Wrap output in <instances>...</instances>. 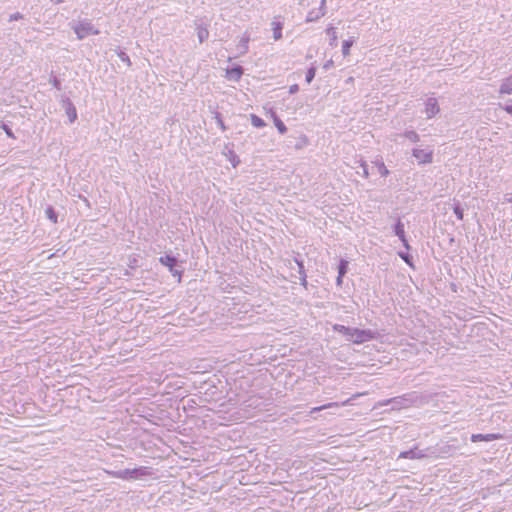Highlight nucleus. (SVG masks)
Instances as JSON below:
<instances>
[{
  "label": "nucleus",
  "instance_id": "obj_1",
  "mask_svg": "<svg viewBox=\"0 0 512 512\" xmlns=\"http://www.w3.org/2000/svg\"><path fill=\"white\" fill-rule=\"evenodd\" d=\"M419 400V395L417 392H411L404 394L402 396L393 397L391 399L386 400L383 404H391L393 409H403L410 407L411 405L417 403Z\"/></svg>",
  "mask_w": 512,
  "mask_h": 512
},
{
  "label": "nucleus",
  "instance_id": "obj_2",
  "mask_svg": "<svg viewBox=\"0 0 512 512\" xmlns=\"http://www.w3.org/2000/svg\"><path fill=\"white\" fill-rule=\"evenodd\" d=\"M78 40H83L90 35H98L100 31L88 19L81 20L71 25Z\"/></svg>",
  "mask_w": 512,
  "mask_h": 512
},
{
  "label": "nucleus",
  "instance_id": "obj_3",
  "mask_svg": "<svg viewBox=\"0 0 512 512\" xmlns=\"http://www.w3.org/2000/svg\"><path fill=\"white\" fill-rule=\"evenodd\" d=\"M376 332L370 329H359L352 328L351 334L348 340H351L355 344H362L364 342L373 340L376 338Z\"/></svg>",
  "mask_w": 512,
  "mask_h": 512
},
{
  "label": "nucleus",
  "instance_id": "obj_4",
  "mask_svg": "<svg viewBox=\"0 0 512 512\" xmlns=\"http://www.w3.org/2000/svg\"><path fill=\"white\" fill-rule=\"evenodd\" d=\"M412 155L417 160L419 165L430 164L433 162L434 151L432 148H414Z\"/></svg>",
  "mask_w": 512,
  "mask_h": 512
},
{
  "label": "nucleus",
  "instance_id": "obj_5",
  "mask_svg": "<svg viewBox=\"0 0 512 512\" xmlns=\"http://www.w3.org/2000/svg\"><path fill=\"white\" fill-rule=\"evenodd\" d=\"M159 262L167 267L173 276H177L178 281L181 280L182 271L176 268L178 266V259L175 256L165 254L159 258Z\"/></svg>",
  "mask_w": 512,
  "mask_h": 512
},
{
  "label": "nucleus",
  "instance_id": "obj_6",
  "mask_svg": "<svg viewBox=\"0 0 512 512\" xmlns=\"http://www.w3.org/2000/svg\"><path fill=\"white\" fill-rule=\"evenodd\" d=\"M427 451H428V449L421 450L418 448V446H414L413 448H411L409 450L402 451L399 454L398 459H401V458H403V459H423L428 456Z\"/></svg>",
  "mask_w": 512,
  "mask_h": 512
},
{
  "label": "nucleus",
  "instance_id": "obj_7",
  "mask_svg": "<svg viewBox=\"0 0 512 512\" xmlns=\"http://www.w3.org/2000/svg\"><path fill=\"white\" fill-rule=\"evenodd\" d=\"M62 106L65 109L66 115L69 119V123H73L77 119V110L73 102L69 98L62 100Z\"/></svg>",
  "mask_w": 512,
  "mask_h": 512
},
{
  "label": "nucleus",
  "instance_id": "obj_8",
  "mask_svg": "<svg viewBox=\"0 0 512 512\" xmlns=\"http://www.w3.org/2000/svg\"><path fill=\"white\" fill-rule=\"evenodd\" d=\"M440 111L438 101L434 97H429L425 102V113L427 118L434 117Z\"/></svg>",
  "mask_w": 512,
  "mask_h": 512
},
{
  "label": "nucleus",
  "instance_id": "obj_9",
  "mask_svg": "<svg viewBox=\"0 0 512 512\" xmlns=\"http://www.w3.org/2000/svg\"><path fill=\"white\" fill-rule=\"evenodd\" d=\"M398 137H404L412 143H417L420 140L419 134L414 130H406L402 134H394L391 136V140L397 141Z\"/></svg>",
  "mask_w": 512,
  "mask_h": 512
},
{
  "label": "nucleus",
  "instance_id": "obj_10",
  "mask_svg": "<svg viewBox=\"0 0 512 512\" xmlns=\"http://www.w3.org/2000/svg\"><path fill=\"white\" fill-rule=\"evenodd\" d=\"M244 73V69L240 65H235L229 69H227L226 74L227 78L232 81H239Z\"/></svg>",
  "mask_w": 512,
  "mask_h": 512
},
{
  "label": "nucleus",
  "instance_id": "obj_11",
  "mask_svg": "<svg viewBox=\"0 0 512 512\" xmlns=\"http://www.w3.org/2000/svg\"><path fill=\"white\" fill-rule=\"evenodd\" d=\"M280 16L274 17L271 26L273 30V38L274 40H280L282 38V29H283V22L280 21Z\"/></svg>",
  "mask_w": 512,
  "mask_h": 512
},
{
  "label": "nucleus",
  "instance_id": "obj_12",
  "mask_svg": "<svg viewBox=\"0 0 512 512\" xmlns=\"http://www.w3.org/2000/svg\"><path fill=\"white\" fill-rule=\"evenodd\" d=\"M138 470L137 469H124L116 472H112L111 474L120 479H133L137 477Z\"/></svg>",
  "mask_w": 512,
  "mask_h": 512
},
{
  "label": "nucleus",
  "instance_id": "obj_13",
  "mask_svg": "<svg viewBox=\"0 0 512 512\" xmlns=\"http://www.w3.org/2000/svg\"><path fill=\"white\" fill-rule=\"evenodd\" d=\"M393 232L394 234L400 239L405 236V229H404V223L401 221L400 218L397 219L396 223L393 225Z\"/></svg>",
  "mask_w": 512,
  "mask_h": 512
},
{
  "label": "nucleus",
  "instance_id": "obj_14",
  "mask_svg": "<svg viewBox=\"0 0 512 512\" xmlns=\"http://www.w3.org/2000/svg\"><path fill=\"white\" fill-rule=\"evenodd\" d=\"M326 11H318V10H311L308 12L306 16V22H314L320 19L322 16H324Z\"/></svg>",
  "mask_w": 512,
  "mask_h": 512
},
{
  "label": "nucleus",
  "instance_id": "obj_15",
  "mask_svg": "<svg viewBox=\"0 0 512 512\" xmlns=\"http://www.w3.org/2000/svg\"><path fill=\"white\" fill-rule=\"evenodd\" d=\"M333 330L335 332L343 334L344 336H346L349 339V336H350L351 331H352V327L344 326V325H341V324H335L333 326Z\"/></svg>",
  "mask_w": 512,
  "mask_h": 512
},
{
  "label": "nucleus",
  "instance_id": "obj_16",
  "mask_svg": "<svg viewBox=\"0 0 512 512\" xmlns=\"http://www.w3.org/2000/svg\"><path fill=\"white\" fill-rule=\"evenodd\" d=\"M45 215L46 217L52 222V223H57L58 221V214L57 212L55 211V209L49 205L46 207L45 209Z\"/></svg>",
  "mask_w": 512,
  "mask_h": 512
},
{
  "label": "nucleus",
  "instance_id": "obj_17",
  "mask_svg": "<svg viewBox=\"0 0 512 512\" xmlns=\"http://www.w3.org/2000/svg\"><path fill=\"white\" fill-rule=\"evenodd\" d=\"M349 262L345 259H340L339 264L337 266L338 275L340 277H344L348 272Z\"/></svg>",
  "mask_w": 512,
  "mask_h": 512
},
{
  "label": "nucleus",
  "instance_id": "obj_18",
  "mask_svg": "<svg viewBox=\"0 0 512 512\" xmlns=\"http://www.w3.org/2000/svg\"><path fill=\"white\" fill-rule=\"evenodd\" d=\"M273 120L278 132L282 135L285 134L287 132V127L283 121L276 114H273Z\"/></svg>",
  "mask_w": 512,
  "mask_h": 512
},
{
  "label": "nucleus",
  "instance_id": "obj_19",
  "mask_svg": "<svg viewBox=\"0 0 512 512\" xmlns=\"http://www.w3.org/2000/svg\"><path fill=\"white\" fill-rule=\"evenodd\" d=\"M197 37L200 43H203L209 37V31L206 27L198 26L197 27Z\"/></svg>",
  "mask_w": 512,
  "mask_h": 512
},
{
  "label": "nucleus",
  "instance_id": "obj_20",
  "mask_svg": "<svg viewBox=\"0 0 512 512\" xmlns=\"http://www.w3.org/2000/svg\"><path fill=\"white\" fill-rule=\"evenodd\" d=\"M250 119L251 124L256 128H263L266 125L265 121L255 114H251Z\"/></svg>",
  "mask_w": 512,
  "mask_h": 512
},
{
  "label": "nucleus",
  "instance_id": "obj_21",
  "mask_svg": "<svg viewBox=\"0 0 512 512\" xmlns=\"http://www.w3.org/2000/svg\"><path fill=\"white\" fill-rule=\"evenodd\" d=\"M316 71H317L316 66L314 64H312L311 67L306 72L305 81L307 84H310L313 81V79L315 78V75H316Z\"/></svg>",
  "mask_w": 512,
  "mask_h": 512
},
{
  "label": "nucleus",
  "instance_id": "obj_22",
  "mask_svg": "<svg viewBox=\"0 0 512 512\" xmlns=\"http://www.w3.org/2000/svg\"><path fill=\"white\" fill-rule=\"evenodd\" d=\"M353 43H354V40L352 38L343 41V43H342V54L344 56L349 55L350 48L352 47Z\"/></svg>",
  "mask_w": 512,
  "mask_h": 512
},
{
  "label": "nucleus",
  "instance_id": "obj_23",
  "mask_svg": "<svg viewBox=\"0 0 512 512\" xmlns=\"http://www.w3.org/2000/svg\"><path fill=\"white\" fill-rule=\"evenodd\" d=\"M375 165H376V167H377V169H378V172L380 173V175H381L382 177H387V176L389 175V173H390V172H389V170L386 168V166H385V164H384V162H383V161H381V160H380V161H376V162H375Z\"/></svg>",
  "mask_w": 512,
  "mask_h": 512
},
{
  "label": "nucleus",
  "instance_id": "obj_24",
  "mask_svg": "<svg viewBox=\"0 0 512 512\" xmlns=\"http://www.w3.org/2000/svg\"><path fill=\"white\" fill-rule=\"evenodd\" d=\"M398 256L407 264L409 265L410 267H413V262H412V256L407 253V252H403V251H399L398 252Z\"/></svg>",
  "mask_w": 512,
  "mask_h": 512
},
{
  "label": "nucleus",
  "instance_id": "obj_25",
  "mask_svg": "<svg viewBox=\"0 0 512 512\" xmlns=\"http://www.w3.org/2000/svg\"><path fill=\"white\" fill-rule=\"evenodd\" d=\"M248 42H249V39L248 38H241L239 44H238V49L240 50V52L243 54V53H246L248 51Z\"/></svg>",
  "mask_w": 512,
  "mask_h": 512
},
{
  "label": "nucleus",
  "instance_id": "obj_26",
  "mask_svg": "<svg viewBox=\"0 0 512 512\" xmlns=\"http://www.w3.org/2000/svg\"><path fill=\"white\" fill-rule=\"evenodd\" d=\"M293 262L296 264V266L298 268L299 276H301L302 274H306L303 260H300L298 258H294Z\"/></svg>",
  "mask_w": 512,
  "mask_h": 512
},
{
  "label": "nucleus",
  "instance_id": "obj_27",
  "mask_svg": "<svg viewBox=\"0 0 512 512\" xmlns=\"http://www.w3.org/2000/svg\"><path fill=\"white\" fill-rule=\"evenodd\" d=\"M1 128L4 130V132L9 138L15 139V135L12 129L6 123H2Z\"/></svg>",
  "mask_w": 512,
  "mask_h": 512
},
{
  "label": "nucleus",
  "instance_id": "obj_28",
  "mask_svg": "<svg viewBox=\"0 0 512 512\" xmlns=\"http://www.w3.org/2000/svg\"><path fill=\"white\" fill-rule=\"evenodd\" d=\"M333 406H338V404L334 403V402H331V403H328L326 405H322L320 407H314V408H312L311 413L319 412V411H321L323 409L330 408V407H333Z\"/></svg>",
  "mask_w": 512,
  "mask_h": 512
},
{
  "label": "nucleus",
  "instance_id": "obj_29",
  "mask_svg": "<svg viewBox=\"0 0 512 512\" xmlns=\"http://www.w3.org/2000/svg\"><path fill=\"white\" fill-rule=\"evenodd\" d=\"M50 83L53 85V87H55L57 90H61L62 89V83H61V80L57 77H53L51 80H50Z\"/></svg>",
  "mask_w": 512,
  "mask_h": 512
},
{
  "label": "nucleus",
  "instance_id": "obj_30",
  "mask_svg": "<svg viewBox=\"0 0 512 512\" xmlns=\"http://www.w3.org/2000/svg\"><path fill=\"white\" fill-rule=\"evenodd\" d=\"M454 213L459 220L463 219V208L459 204L454 206Z\"/></svg>",
  "mask_w": 512,
  "mask_h": 512
},
{
  "label": "nucleus",
  "instance_id": "obj_31",
  "mask_svg": "<svg viewBox=\"0 0 512 512\" xmlns=\"http://www.w3.org/2000/svg\"><path fill=\"white\" fill-rule=\"evenodd\" d=\"M119 58L121 59L122 62H125L128 66L131 65L130 58L125 52H120Z\"/></svg>",
  "mask_w": 512,
  "mask_h": 512
},
{
  "label": "nucleus",
  "instance_id": "obj_32",
  "mask_svg": "<svg viewBox=\"0 0 512 512\" xmlns=\"http://www.w3.org/2000/svg\"><path fill=\"white\" fill-rule=\"evenodd\" d=\"M20 19H23V14H21L20 12H16L10 15L9 22L18 21Z\"/></svg>",
  "mask_w": 512,
  "mask_h": 512
},
{
  "label": "nucleus",
  "instance_id": "obj_33",
  "mask_svg": "<svg viewBox=\"0 0 512 512\" xmlns=\"http://www.w3.org/2000/svg\"><path fill=\"white\" fill-rule=\"evenodd\" d=\"M298 278H299V281H300V285L303 286L304 288H307V285H308L307 275L306 274H302L301 276H298Z\"/></svg>",
  "mask_w": 512,
  "mask_h": 512
},
{
  "label": "nucleus",
  "instance_id": "obj_34",
  "mask_svg": "<svg viewBox=\"0 0 512 512\" xmlns=\"http://www.w3.org/2000/svg\"><path fill=\"white\" fill-rule=\"evenodd\" d=\"M361 168H362V170H363V173H362L363 177L368 178V176H369V171H368V165H367V163H366V162H362V163H361Z\"/></svg>",
  "mask_w": 512,
  "mask_h": 512
},
{
  "label": "nucleus",
  "instance_id": "obj_35",
  "mask_svg": "<svg viewBox=\"0 0 512 512\" xmlns=\"http://www.w3.org/2000/svg\"><path fill=\"white\" fill-rule=\"evenodd\" d=\"M496 437L497 436L495 434H482L481 439L482 441H490Z\"/></svg>",
  "mask_w": 512,
  "mask_h": 512
},
{
  "label": "nucleus",
  "instance_id": "obj_36",
  "mask_svg": "<svg viewBox=\"0 0 512 512\" xmlns=\"http://www.w3.org/2000/svg\"><path fill=\"white\" fill-rule=\"evenodd\" d=\"M401 242H402V245L405 247L406 250H410L411 249V246L409 245V242L406 238V235L403 236V238H400L399 239Z\"/></svg>",
  "mask_w": 512,
  "mask_h": 512
},
{
  "label": "nucleus",
  "instance_id": "obj_37",
  "mask_svg": "<svg viewBox=\"0 0 512 512\" xmlns=\"http://www.w3.org/2000/svg\"><path fill=\"white\" fill-rule=\"evenodd\" d=\"M299 91V85L298 84H293L289 87V93L290 94H295Z\"/></svg>",
  "mask_w": 512,
  "mask_h": 512
},
{
  "label": "nucleus",
  "instance_id": "obj_38",
  "mask_svg": "<svg viewBox=\"0 0 512 512\" xmlns=\"http://www.w3.org/2000/svg\"><path fill=\"white\" fill-rule=\"evenodd\" d=\"M216 118H217V123L219 124L220 128L224 131L226 129V127L224 125V122H223L220 114H217Z\"/></svg>",
  "mask_w": 512,
  "mask_h": 512
},
{
  "label": "nucleus",
  "instance_id": "obj_39",
  "mask_svg": "<svg viewBox=\"0 0 512 512\" xmlns=\"http://www.w3.org/2000/svg\"><path fill=\"white\" fill-rule=\"evenodd\" d=\"M508 114L512 116V105L501 106Z\"/></svg>",
  "mask_w": 512,
  "mask_h": 512
},
{
  "label": "nucleus",
  "instance_id": "obj_40",
  "mask_svg": "<svg viewBox=\"0 0 512 512\" xmlns=\"http://www.w3.org/2000/svg\"><path fill=\"white\" fill-rule=\"evenodd\" d=\"M342 283H343V277H340V275H337L336 285L340 287V286H342Z\"/></svg>",
  "mask_w": 512,
  "mask_h": 512
},
{
  "label": "nucleus",
  "instance_id": "obj_41",
  "mask_svg": "<svg viewBox=\"0 0 512 512\" xmlns=\"http://www.w3.org/2000/svg\"><path fill=\"white\" fill-rule=\"evenodd\" d=\"M472 441H473V442H478V441H480V434H473V435H472Z\"/></svg>",
  "mask_w": 512,
  "mask_h": 512
},
{
  "label": "nucleus",
  "instance_id": "obj_42",
  "mask_svg": "<svg viewBox=\"0 0 512 512\" xmlns=\"http://www.w3.org/2000/svg\"><path fill=\"white\" fill-rule=\"evenodd\" d=\"M333 64V61L332 60H329L327 61L325 64H324V69H329Z\"/></svg>",
  "mask_w": 512,
  "mask_h": 512
},
{
  "label": "nucleus",
  "instance_id": "obj_43",
  "mask_svg": "<svg viewBox=\"0 0 512 512\" xmlns=\"http://www.w3.org/2000/svg\"><path fill=\"white\" fill-rule=\"evenodd\" d=\"M325 3H326V0L321 1V5H320V8L318 9V11H325Z\"/></svg>",
  "mask_w": 512,
  "mask_h": 512
},
{
  "label": "nucleus",
  "instance_id": "obj_44",
  "mask_svg": "<svg viewBox=\"0 0 512 512\" xmlns=\"http://www.w3.org/2000/svg\"><path fill=\"white\" fill-rule=\"evenodd\" d=\"M327 33H328V34H330V33L335 34L334 28H333V27H329V28L327 29Z\"/></svg>",
  "mask_w": 512,
  "mask_h": 512
},
{
  "label": "nucleus",
  "instance_id": "obj_45",
  "mask_svg": "<svg viewBox=\"0 0 512 512\" xmlns=\"http://www.w3.org/2000/svg\"><path fill=\"white\" fill-rule=\"evenodd\" d=\"M51 1H52L53 3H55V4H60V3H62V2H63V0H51Z\"/></svg>",
  "mask_w": 512,
  "mask_h": 512
},
{
  "label": "nucleus",
  "instance_id": "obj_46",
  "mask_svg": "<svg viewBox=\"0 0 512 512\" xmlns=\"http://www.w3.org/2000/svg\"><path fill=\"white\" fill-rule=\"evenodd\" d=\"M501 92H507V88H504V89L502 88Z\"/></svg>",
  "mask_w": 512,
  "mask_h": 512
},
{
  "label": "nucleus",
  "instance_id": "obj_47",
  "mask_svg": "<svg viewBox=\"0 0 512 512\" xmlns=\"http://www.w3.org/2000/svg\"><path fill=\"white\" fill-rule=\"evenodd\" d=\"M501 92H507V88H504V89L502 88Z\"/></svg>",
  "mask_w": 512,
  "mask_h": 512
},
{
  "label": "nucleus",
  "instance_id": "obj_48",
  "mask_svg": "<svg viewBox=\"0 0 512 512\" xmlns=\"http://www.w3.org/2000/svg\"><path fill=\"white\" fill-rule=\"evenodd\" d=\"M331 37H333L334 40L336 39L335 34H331Z\"/></svg>",
  "mask_w": 512,
  "mask_h": 512
}]
</instances>
